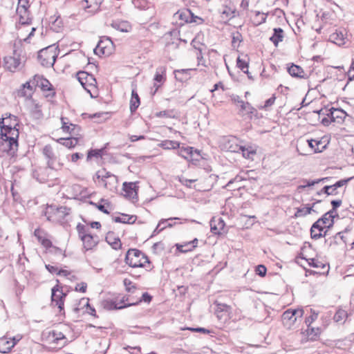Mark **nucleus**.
<instances>
[{
  "label": "nucleus",
  "instance_id": "obj_37",
  "mask_svg": "<svg viewBox=\"0 0 354 354\" xmlns=\"http://www.w3.org/2000/svg\"><path fill=\"white\" fill-rule=\"evenodd\" d=\"M160 147L165 149H175L179 148L180 143L174 140H164L161 142Z\"/></svg>",
  "mask_w": 354,
  "mask_h": 354
},
{
  "label": "nucleus",
  "instance_id": "obj_27",
  "mask_svg": "<svg viewBox=\"0 0 354 354\" xmlns=\"http://www.w3.org/2000/svg\"><path fill=\"white\" fill-rule=\"evenodd\" d=\"M103 0H84L86 6L85 8L89 12H95L100 9V5Z\"/></svg>",
  "mask_w": 354,
  "mask_h": 354
},
{
  "label": "nucleus",
  "instance_id": "obj_64",
  "mask_svg": "<svg viewBox=\"0 0 354 354\" xmlns=\"http://www.w3.org/2000/svg\"><path fill=\"white\" fill-rule=\"evenodd\" d=\"M232 100L239 107L241 106V104H242V103L244 102V101L242 100L239 95H233L232 97Z\"/></svg>",
  "mask_w": 354,
  "mask_h": 354
},
{
  "label": "nucleus",
  "instance_id": "obj_9",
  "mask_svg": "<svg viewBox=\"0 0 354 354\" xmlns=\"http://www.w3.org/2000/svg\"><path fill=\"white\" fill-rule=\"evenodd\" d=\"M326 111V115L334 122L342 123L346 116H348L347 113L341 109L331 108Z\"/></svg>",
  "mask_w": 354,
  "mask_h": 354
},
{
  "label": "nucleus",
  "instance_id": "obj_50",
  "mask_svg": "<svg viewBox=\"0 0 354 354\" xmlns=\"http://www.w3.org/2000/svg\"><path fill=\"white\" fill-rule=\"evenodd\" d=\"M328 180V178H323L317 179V180H305L304 182L306 183V184L301 185V187H303V188H305V187H310V186L315 185V184L319 183V182L325 181V180Z\"/></svg>",
  "mask_w": 354,
  "mask_h": 354
},
{
  "label": "nucleus",
  "instance_id": "obj_11",
  "mask_svg": "<svg viewBox=\"0 0 354 354\" xmlns=\"http://www.w3.org/2000/svg\"><path fill=\"white\" fill-rule=\"evenodd\" d=\"M136 183H124L122 190L124 192V196L128 198H137Z\"/></svg>",
  "mask_w": 354,
  "mask_h": 354
},
{
  "label": "nucleus",
  "instance_id": "obj_42",
  "mask_svg": "<svg viewBox=\"0 0 354 354\" xmlns=\"http://www.w3.org/2000/svg\"><path fill=\"white\" fill-rule=\"evenodd\" d=\"M50 335L53 337V341L55 343H58L59 340L65 339V335L60 331L53 330L50 333Z\"/></svg>",
  "mask_w": 354,
  "mask_h": 354
},
{
  "label": "nucleus",
  "instance_id": "obj_25",
  "mask_svg": "<svg viewBox=\"0 0 354 354\" xmlns=\"http://www.w3.org/2000/svg\"><path fill=\"white\" fill-rule=\"evenodd\" d=\"M50 208L54 211V214L57 217V218L64 219L71 213V208L66 206H60L55 209H53V207L51 206Z\"/></svg>",
  "mask_w": 354,
  "mask_h": 354
},
{
  "label": "nucleus",
  "instance_id": "obj_10",
  "mask_svg": "<svg viewBox=\"0 0 354 354\" xmlns=\"http://www.w3.org/2000/svg\"><path fill=\"white\" fill-rule=\"evenodd\" d=\"M165 71L166 68L165 66H160L156 69V73L154 76V81L155 83L153 84V88L154 91L153 93V95H154L158 88L160 87V86L162 84V83L165 80Z\"/></svg>",
  "mask_w": 354,
  "mask_h": 354
},
{
  "label": "nucleus",
  "instance_id": "obj_12",
  "mask_svg": "<svg viewBox=\"0 0 354 354\" xmlns=\"http://www.w3.org/2000/svg\"><path fill=\"white\" fill-rule=\"evenodd\" d=\"M224 149L230 152L239 153L242 146L237 144L236 138L230 137L225 139Z\"/></svg>",
  "mask_w": 354,
  "mask_h": 354
},
{
  "label": "nucleus",
  "instance_id": "obj_62",
  "mask_svg": "<svg viewBox=\"0 0 354 354\" xmlns=\"http://www.w3.org/2000/svg\"><path fill=\"white\" fill-rule=\"evenodd\" d=\"M99 156H100V150H91L88 153L87 159H91L92 157H99Z\"/></svg>",
  "mask_w": 354,
  "mask_h": 354
},
{
  "label": "nucleus",
  "instance_id": "obj_63",
  "mask_svg": "<svg viewBox=\"0 0 354 354\" xmlns=\"http://www.w3.org/2000/svg\"><path fill=\"white\" fill-rule=\"evenodd\" d=\"M124 284L126 287V290L128 291V292H130L132 288L135 289V286L133 285L132 282L130 281V280H128L127 279H125L124 280Z\"/></svg>",
  "mask_w": 354,
  "mask_h": 354
},
{
  "label": "nucleus",
  "instance_id": "obj_51",
  "mask_svg": "<svg viewBox=\"0 0 354 354\" xmlns=\"http://www.w3.org/2000/svg\"><path fill=\"white\" fill-rule=\"evenodd\" d=\"M178 180L179 181L185 186L187 187H189L191 188L192 187V185L191 184L192 183H194L196 182L197 180L196 179H187L183 176L181 177H178Z\"/></svg>",
  "mask_w": 354,
  "mask_h": 354
},
{
  "label": "nucleus",
  "instance_id": "obj_46",
  "mask_svg": "<svg viewBox=\"0 0 354 354\" xmlns=\"http://www.w3.org/2000/svg\"><path fill=\"white\" fill-rule=\"evenodd\" d=\"M267 16L264 13H261L259 11L256 12L255 20L257 21L256 26H259L266 22Z\"/></svg>",
  "mask_w": 354,
  "mask_h": 354
},
{
  "label": "nucleus",
  "instance_id": "obj_28",
  "mask_svg": "<svg viewBox=\"0 0 354 354\" xmlns=\"http://www.w3.org/2000/svg\"><path fill=\"white\" fill-rule=\"evenodd\" d=\"M288 72L292 77H300V78L304 77V70L302 69L301 67H300L297 65L292 64L290 67L288 68Z\"/></svg>",
  "mask_w": 354,
  "mask_h": 354
},
{
  "label": "nucleus",
  "instance_id": "obj_3",
  "mask_svg": "<svg viewBox=\"0 0 354 354\" xmlns=\"http://www.w3.org/2000/svg\"><path fill=\"white\" fill-rule=\"evenodd\" d=\"M125 262L132 268H143L149 263L148 257L138 249H129L125 257Z\"/></svg>",
  "mask_w": 354,
  "mask_h": 354
},
{
  "label": "nucleus",
  "instance_id": "obj_60",
  "mask_svg": "<svg viewBox=\"0 0 354 354\" xmlns=\"http://www.w3.org/2000/svg\"><path fill=\"white\" fill-rule=\"evenodd\" d=\"M348 81L354 80V60L353 61L351 67L348 71Z\"/></svg>",
  "mask_w": 354,
  "mask_h": 354
},
{
  "label": "nucleus",
  "instance_id": "obj_57",
  "mask_svg": "<svg viewBox=\"0 0 354 354\" xmlns=\"http://www.w3.org/2000/svg\"><path fill=\"white\" fill-rule=\"evenodd\" d=\"M309 265L314 268H320L322 266L324 267V265L322 264V263H321L317 259H310Z\"/></svg>",
  "mask_w": 354,
  "mask_h": 354
},
{
  "label": "nucleus",
  "instance_id": "obj_34",
  "mask_svg": "<svg viewBox=\"0 0 354 354\" xmlns=\"http://www.w3.org/2000/svg\"><path fill=\"white\" fill-rule=\"evenodd\" d=\"M308 146L314 151L315 153L322 152L323 149L325 148V146H322V148L319 147L320 145H322V142L321 140H308Z\"/></svg>",
  "mask_w": 354,
  "mask_h": 354
},
{
  "label": "nucleus",
  "instance_id": "obj_38",
  "mask_svg": "<svg viewBox=\"0 0 354 354\" xmlns=\"http://www.w3.org/2000/svg\"><path fill=\"white\" fill-rule=\"evenodd\" d=\"M47 165L51 169L59 170L61 169V168L63 166V164L61 163L59 160H57L55 156V159L47 160Z\"/></svg>",
  "mask_w": 354,
  "mask_h": 354
},
{
  "label": "nucleus",
  "instance_id": "obj_18",
  "mask_svg": "<svg viewBox=\"0 0 354 354\" xmlns=\"http://www.w3.org/2000/svg\"><path fill=\"white\" fill-rule=\"evenodd\" d=\"M81 240L83 242V245L86 250H91L97 243V236L95 238L90 234L83 235Z\"/></svg>",
  "mask_w": 354,
  "mask_h": 354
},
{
  "label": "nucleus",
  "instance_id": "obj_19",
  "mask_svg": "<svg viewBox=\"0 0 354 354\" xmlns=\"http://www.w3.org/2000/svg\"><path fill=\"white\" fill-rule=\"evenodd\" d=\"M14 346L15 342L10 341L9 337H3L0 338V353H8Z\"/></svg>",
  "mask_w": 354,
  "mask_h": 354
},
{
  "label": "nucleus",
  "instance_id": "obj_22",
  "mask_svg": "<svg viewBox=\"0 0 354 354\" xmlns=\"http://www.w3.org/2000/svg\"><path fill=\"white\" fill-rule=\"evenodd\" d=\"M329 39L338 46L344 45L345 43L344 34L342 30H336L332 33L329 37Z\"/></svg>",
  "mask_w": 354,
  "mask_h": 354
},
{
  "label": "nucleus",
  "instance_id": "obj_55",
  "mask_svg": "<svg viewBox=\"0 0 354 354\" xmlns=\"http://www.w3.org/2000/svg\"><path fill=\"white\" fill-rule=\"evenodd\" d=\"M18 96L28 98L32 96V91H28L27 89L21 87V88L18 91Z\"/></svg>",
  "mask_w": 354,
  "mask_h": 354
},
{
  "label": "nucleus",
  "instance_id": "obj_21",
  "mask_svg": "<svg viewBox=\"0 0 354 354\" xmlns=\"http://www.w3.org/2000/svg\"><path fill=\"white\" fill-rule=\"evenodd\" d=\"M106 241L114 250L121 248L122 244L120 239L118 237H115L113 232H109L107 234Z\"/></svg>",
  "mask_w": 354,
  "mask_h": 354
},
{
  "label": "nucleus",
  "instance_id": "obj_35",
  "mask_svg": "<svg viewBox=\"0 0 354 354\" xmlns=\"http://www.w3.org/2000/svg\"><path fill=\"white\" fill-rule=\"evenodd\" d=\"M194 149L193 147H179L178 154L181 157L189 159L192 158L194 155Z\"/></svg>",
  "mask_w": 354,
  "mask_h": 354
},
{
  "label": "nucleus",
  "instance_id": "obj_41",
  "mask_svg": "<svg viewBox=\"0 0 354 354\" xmlns=\"http://www.w3.org/2000/svg\"><path fill=\"white\" fill-rule=\"evenodd\" d=\"M313 207L304 206L297 209L295 216L296 217L304 216L311 212Z\"/></svg>",
  "mask_w": 354,
  "mask_h": 354
},
{
  "label": "nucleus",
  "instance_id": "obj_13",
  "mask_svg": "<svg viewBox=\"0 0 354 354\" xmlns=\"http://www.w3.org/2000/svg\"><path fill=\"white\" fill-rule=\"evenodd\" d=\"M17 12L19 15V23L22 25L31 24V19L29 17V12L25 6H19Z\"/></svg>",
  "mask_w": 354,
  "mask_h": 354
},
{
  "label": "nucleus",
  "instance_id": "obj_54",
  "mask_svg": "<svg viewBox=\"0 0 354 354\" xmlns=\"http://www.w3.org/2000/svg\"><path fill=\"white\" fill-rule=\"evenodd\" d=\"M266 272H267V268L263 265H259L256 268V273L261 277L266 276Z\"/></svg>",
  "mask_w": 354,
  "mask_h": 354
},
{
  "label": "nucleus",
  "instance_id": "obj_29",
  "mask_svg": "<svg viewBox=\"0 0 354 354\" xmlns=\"http://www.w3.org/2000/svg\"><path fill=\"white\" fill-rule=\"evenodd\" d=\"M113 220L115 223L131 224L135 223V221H136V216L122 214L120 216H115L113 218Z\"/></svg>",
  "mask_w": 354,
  "mask_h": 354
},
{
  "label": "nucleus",
  "instance_id": "obj_1",
  "mask_svg": "<svg viewBox=\"0 0 354 354\" xmlns=\"http://www.w3.org/2000/svg\"><path fill=\"white\" fill-rule=\"evenodd\" d=\"M8 119L1 118L0 120L1 128V149L6 151L9 155L13 156L17 149L19 136L18 129L7 123Z\"/></svg>",
  "mask_w": 354,
  "mask_h": 354
},
{
  "label": "nucleus",
  "instance_id": "obj_24",
  "mask_svg": "<svg viewBox=\"0 0 354 354\" xmlns=\"http://www.w3.org/2000/svg\"><path fill=\"white\" fill-rule=\"evenodd\" d=\"M239 107V114L242 115L248 114L250 117H252L257 112V110L249 102H247L242 103Z\"/></svg>",
  "mask_w": 354,
  "mask_h": 354
},
{
  "label": "nucleus",
  "instance_id": "obj_47",
  "mask_svg": "<svg viewBox=\"0 0 354 354\" xmlns=\"http://www.w3.org/2000/svg\"><path fill=\"white\" fill-rule=\"evenodd\" d=\"M140 105V97H131L130 100V110L133 113L134 112Z\"/></svg>",
  "mask_w": 354,
  "mask_h": 354
},
{
  "label": "nucleus",
  "instance_id": "obj_56",
  "mask_svg": "<svg viewBox=\"0 0 354 354\" xmlns=\"http://www.w3.org/2000/svg\"><path fill=\"white\" fill-rule=\"evenodd\" d=\"M90 203L91 205H94L95 207H96L100 211L102 212L103 213L106 214H109V212L106 208L104 205H101V204L98 205V204L95 203L93 202H90Z\"/></svg>",
  "mask_w": 354,
  "mask_h": 354
},
{
  "label": "nucleus",
  "instance_id": "obj_8",
  "mask_svg": "<svg viewBox=\"0 0 354 354\" xmlns=\"http://www.w3.org/2000/svg\"><path fill=\"white\" fill-rule=\"evenodd\" d=\"M113 47V42L109 38L100 40L95 48L94 53L96 55H108L111 53Z\"/></svg>",
  "mask_w": 354,
  "mask_h": 354
},
{
  "label": "nucleus",
  "instance_id": "obj_48",
  "mask_svg": "<svg viewBox=\"0 0 354 354\" xmlns=\"http://www.w3.org/2000/svg\"><path fill=\"white\" fill-rule=\"evenodd\" d=\"M198 241V239L196 238L193 241L186 243L185 246H189V248H185V250H183V253L193 250L197 246Z\"/></svg>",
  "mask_w": 354,
  "mask_h": 354
},
{
  "label": "nucleus",
  "instance_id": "obj_52",
  "mask_svg": "<svg viewBox=\"0 0 354 354\" xmlns=\"http://www.w3.org/2000/svg\"><path fill=\"white\" fill-rule=\"evenodd\" d=\"M77 230L78 232L79 236L80 239L83 237V235H88V230L86 229L85 226L81 224H78L77 226Z\"/></svg>",
  "mask_w": 354,
  "mask_h": 354
},
{
  "label": "nucleus",
  "instance_id": "obj_16",
  "mask_svg": "<svg viewBox=\"0 0 354 354\" xmlns=\"http://www.w3.org/2000/svg\"><path fill=\"white\" fill-rule=\"evenodd\" d=\"M319 225L314 227V223L313 224L310 228V235L312 239H318L321 237L326 236L327 230H324L325 228H327L326 226H324V224L318 223Z\"/></svg>",
  "mask_w": 354,
  "mask_h": 354
},
{
  "label": "nucleus",
  "instance_id": "obj_2",
  "mask_svg": "<svg viewBox=\"0 0 354 354\" xmlns=\"http://www.w3.org/2000/svg\"><path fill=\"white\" fill-rule=\"evenodd\" d=\"M93 180L95 183L111 192H114L117 190L118 185V177L104 169L97 171L93 177Z\"/></svg>",
  "mask_w": 354,
  "mask_h": 354
},
{
  "label": "nucleus",
  "instance_id": "obj_4",
  "mask_svg": "<svg viewBox=\"0 0 354 354\" xmlns=\"http://www.w3.org/2000/svg\"><path fill=\"white\" fill-rule=\"evenodd\" d=\"M57 53L53 46L41 49L38 53V59L41 64L46 67L53 66L56 61Z\"/></svg>",
  "mask_w": 354,
  "mask_h": 354
},
{
  "label": "nucleus",
  "instance_id": "obj_17",
  "mask_svg": "<svg viewBox=\"0 0 354 354\" xmlns=\"http://www.w3.org/2000/svg\"><path fill=\"white\" fill-rule=\"evenodd\" d=\"M225 227V222L221 218L215 219L213 218L210 221L211 232L215 234H220Z\"/></svg>",
  "mask_w": 354,
  "mask_h": 354
},
{
  "label": "nucleus",
  "instance_id": "obj_39",
  "mask_svg": "<svg viewBox=\"0 0 354 354\" xmlns=\"http://www.w3.org/2000/svg\"><path fill=\"white\" fill-rule=\"evenodd\" d=\"M43 155L44 156L46 160L55 159V153L53 152V148L50 145H46L43 148Z\"/></svg>",
  "mask_w": 354,
  "mask_h": 354
},
{
  "label": "nucleus",
  "instance_id": "obj_53",
  "mask_svg": "<svg viewBox=\"0 0 354 354\" xmlns=\"http://www.w3.org/2000/svg\"><path fill=\"white\" fill-rule=\"evenodd\" d=\"M124 349L128 351L130 354H140L141 353V348L140 346L132 347L127 346L124 347Z\"/></svg>",
  "mask_w": 354,
  "mask_h": 354
},
{
  "label": "nucleus",
  "instance_id": "obj_59",
  "mask_svg": "<svg viewBox=\"0 0 354 354\" xmlns=\"http://www.w3.org/2000/svg\"><path fill=\"white\" fill-rule=\"evenodd\" d=\"M275 100H276V97H275L274 95H273L271 97H270L265 102V104L263 106H262V109H266V108L272 106L274 103Z\"/></svg>",
  "mask_w": 354,
  "mask_h": 354
},
{
  "label": "nucleus",
  "instance_id": "obj_7",
  "mask_svg": "<svg viewBox=\"0 0 354 354\" xmlns=\"http://www.w3.org/2000/svg\"><path fill=\"white\" fill-rule=\"evenodd\" d=\"M34 235L37 237L38 241L47 250L53 249L55 252H62V250L53 245L51 241L48 239L46 232L39 228L34 232Z\"/></svg>",
  "mask_w": 354,
  "mask_h": 354
},
{
  "label": "nucleus",
  "instance_id": "obj_20",
  "mask_svg": "<svg viewBox=\"0 0 354 354\" xmlns=\"http://www.w3.org/2000/svg\"><path fill=\"white\" fill-rule=\"evenodd\" d=\"M77 78L82 86L87 90L86 87V84L88 80H92V82H95V79L93 77L92 75L88 74L84 71H80L77 73Z\"/></svg>",
  "mask_w": 354,
  "mask_h": 354
},
{
  "label": "nucleus",
  "instance_id": "obj_23",
  "mask_svg": "<svg viewBox=\"0 0 354 354\" xmlns=\"http://www.w3.org/2000/svg\"><path fill=\"white\" fill-rule=\"evenodd\" d=\"M111 26L120 32H127L131 29L130 24L125 21H115L111 24Z\"/></svg>",
  "mask_w": 354,
  "mask_h": 354
},
{
  "label": "nucleus",
  "instance_id": "obj_61",
  "mask_svg": "<svg viewBox=\"0 0 354 354\" xmlns=\"http://www.w3.org/2000/svg\"><path fill=\"white\" fill-rule=\"evenodd\" d=\"M86 288H87V285L86 283H78L76 287H75V290L77 291H80L81 292H85L86 290Z\"/></svg>",
  "mask_w": 354,
  "mask_h": 354
},
{
  "label": "nucleus",
  "instance_id": "obj_5",
  "mask_svg": "<svg viewBox=\"0 0 354 354\" xmlns=\"http://www.w3.org/2000/svg\"><path fill=\"white\" fill-rule=\"evenodd\" d=\"M51 302L53 306H57L59 312L64 310V301L66 296L63 292L62 288L59 285L55 286L51 290Z\"/></svg>",
  "mask_w": 354,
  "mask_h": 354
},
{
  "label": "nucleus",
  "instance_id": "obj_45",
  "mask_svg": "<svg viewBox=\"0 0 354 354\" xmlns=\"http://www.w3.org/2000/svg\"><path fill=\"white\" fill-rule=\"evenodd\" d=\"M179 218H177V217H174V218H169L168 219H162L160 221L158 225H157L156 228L155 229V230L153 231V234H158L159 233L160 231H162V230H164L165 228V226H162L161 227V225L162 224H164L165 223L169 221H173V220H178Z\"/></svg>",
  "mask_w": 354,
  "mask_h": 354
},
{
  "label": "nucleus",
  "instance_id": "obj_15",
  "mask_svg": "<svg viewBox=\"0 0 354 354\" xmlns=\"http://www.w3.org/2000/svg\"><path fill=\"white\" fill-rule=\"evenodd\" d=\"M35 82V86L41 87L44 91L52 90V85L50 82L42 76L38 75H35L32 80V84H34Z\"/></svg>",
  "mask_w": 354,
  "mask_h": 354
},
{
  "label": "nucleus",
  "instance_id": "obj_14",
  "mask_svg": "<svg viewBox=\"0 0 354 354\" xmlns=\"http://www.w3.org/2000/svg\"><path fill=\"white\" fill-rule=\"evenodd\" d=\"M4 63L8 71L15 72L19 68L21 62L18 57L8 56L4 58Z\"/></svg>",
  "mask_w": 354,
  "mask_h": 354
},
{
  "label": "nucleus",
  "instance_id": "obj_6",
  "mask_svg": "<svg viewBox=\"0 0 354 354\" xmlns=\"http://www.w3.org/2000/svg\"><path fill=\"white\" fill-rule=\"evenodd\" d=\"M127 300V299H125V297H123L119 302L118 301V299H104L102 302V305L104 309L108 310H120L128 306L136 305V304H124Z\"/></svg>",
  "mask_w": 354,
  "mask_h": 354
},
{
  "label": "nucleus",
  "instance_id": "obj_58",
  "mask_svg": "<svg viewBox=\"0 0 354 354\" xmlns=\"http://www.w3.org/2000/svg\"><path fill=\"white\" fill-rule=\"evenodd\" d=\"M35 86V83L32 84V80L30 82H26L25 84H22L21 87L27 89L28 91H32L33 93V86Z\"/></svg>",
  "mask_w": 354,
  "mask_h": 354
},
{
  "label": "nucleus",
  "instance_id": "obj_31",
  "mask_svg": "<svg viewBox=\"0 0 354 354\" xmlns=\"http://www.w3.org/2000/svg\"><path fill=\"white\" fill-rule=\"evenodd\" d=\"M57 141L68 149L74 147L78 142L77 138L74 137L67 138H61Z\"/></svg>",
  "mask_w": 354,
  "mask_h": 354
},
{
  "label": "nucleus",
  "instance_id": "obj_44",
  "mask_svg": "<svg viewBox=\"0 0 354 354\" xmlns=\"http://www.w3.org/2000/svg\"><path fill=\"white\" fill-rule=\"evenodd\" d=\"M282 319L283 321L290 320L293 322H295L297 320V317H295L292 309H288L286 310L282 315Z\"/></svg>",
  "mask_w": 354,
  "mask_h": 354
},
{
  "label": "nucleus",
  "instance_id": "obj_26",
  "mask_svg": "<svg viewBox=\"0 0 354 354\" xmlns=\"http://www.w3.org/2000/svg\"><path fill=\"white\" fill-rule=\"evenodd\" d=\"M274 33L270 38V40L274 44L275 46H278L280 41L283 39V30L281 28H274Z\"/></svg>",
  "mask_w": 354,
  "mask_h": 354
},
{
  "label": "nucleus",
  "instance_id": "obj_43",
  "mask_svg": "<svg viewBox=\"0 0 354 354\" xmlns=\"http://www.w3.org/2000/svg\"><path fill=\"white\" fill-rule=\"evenodd\" d=\"M237 66L245 73L248 74L249 78H250V73L248 70V64L246 62L241 59L239 57L237 59Z\"/></svg>",
  "mask_w": 354,
  "mask_h": 354
},
{
  "label": "nucleus",
  "instance_id": "obj_30",
  "mask_svg": "<svg viewBox=\"0 0 354 354\" xmlns=\"http://www.w3.org/2000/svg\"><path fill=\"white\" fill-rule=\"evenodd\" d=\"M240 151H241L242 155L245 158L250 160H253L254 155L257 153L256 148L252 146H242V149H240Z\"/></svg>",
  "mask_w": 354,
  "mask_h": 354
},
{
  "label": "nucleus",
  "instance_id": "obj_49",
  "mask_svg": "<svg viewBox=\"0 0 354 354\" xmlns=\"http://www.w3.org/2000/svg\"><path fill=\"white\" fill-rule=\"evenodd\" d=\"M32 113L37 119H39L43 116L41 109L40 108V106L38 104H34V107L32 110Z\"/></svg>",
  "mask_w": 354,
  "mask_h": 354
},
{
  "label": "nucleus",
  "instance_id": "obj_32",
  "mask_svg": "<svg viewBox=\"0 0 354 354\" xmlns=\"http://www.w3.org/2000/svg\"><path fill=\"white\" fill-rule=\"evenodd\" d=\"M318 223L324 224L327 228L331 227L334 224V219L331 217H328L325 213L322 218H319L316 222L314 223V227L318 226Z\"/></svg>",
  "mask_w": 354,
  "mask_h": 354
},
{
  "label": "nucleus",
  "instance_id": "obj_33",
  "mask_svg": "<svg viewBox=\"0 0 354 354\" xmlns=\"http://www.w3.org/2000/svg\"><path fill=\"white\" fill-rule=\"evenodd\" d=\"M348 317V313L343 309H338L335 313L333 319L335 322L339 324H344Z\"/></svg>",
  "mask_w": 354,
  "mask_h": 354
},
{
  "label": "nucleus",
  "instance_id": "obj_40",
  "mask_svg": "<svg viewBox=\"0 0 354 354\" xmlns=\"http://www.w3.org/2000/svg\"><path fill=\"white\" fill-rule=\"evenodd\" d=\"M241 34L236 31L232 34V45L233 48L239 47V44L242 41Z\"/></svg>",
  "mask_w": 354,
  "mask_h": 354
},
{
  "label": "nucleus",
  "instance_id": "obj_36",
  "mask_svg": "<svg viewBox=\"0 0 354 354\" xmlns=\"http://www.w3.org/2000/svg\"><path fill=\"white\" fill-rule=\"evenodd\" d=\"M61 121H62V129L63 130V131L64 132H68L70 133H72V131H73L75 128L77 127L76 125L73 124H71V123H68V119L66 118H61Z\"/></svg>",
  "mask_w": 354,
  "mask_h": 354
}]
</instances>
